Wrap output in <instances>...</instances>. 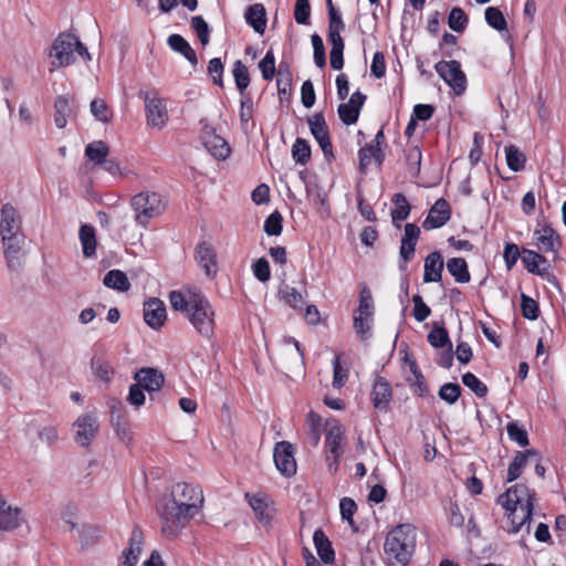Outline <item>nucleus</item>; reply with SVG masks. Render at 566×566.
I'll return each instance as SVG.
<instances>
[{"mask_svg": "<svg viewBox=\"0 0 566 566\" xmlns=\"http://www.w3.org/2000/svg\"><path fill=\"white\" fill-rule=\"evenodd\" d=\"M203 502V493L199 486L185 482L172 485L169 496L163 497L157 506L163 535L176 538L199 513Z\"/></svg>", "mask_w": 566, "mask_h": 566, "instance_id": "f257e3e1", "label": "nucleus"}, {"mask_svg": "<svg viewBox=\"0 0 566 566\" xmlns=\"http://www.w3.org/2000/svg\"><path fill=\"white\" fill-rule=\"evenodd\" d=\"M497 503L505 510L507 518L511 521V532L517 533L530 522L535 503V493L525 484H516L506 490L497 497Z\"/></svg>", "mask_w": 566, "mask_h": 566, "instance_id": "f03ea898", "label": "nucleus"}, {"mask_svg": "<svg viewBox=\"0 0 566 566\" xmlns=\"http://www.w3.org/2000/svg\"><path fill=\"white\" fill-rule=\"evenodd\" d=\"M417 541L416 527L399 524L386 536L384 551L391 566H405L415 553Z\"/></svg>", "mask_w": 566, "mask_h": 566, "instance_id": "7ed1b4c3", "label": "nucleus"}, {"mask_svg": "<svg viewBox=\"0 0 566 566\" xmlns=\"http://www.w3.org/2000/svg\"><path fill=\"white\" fill-rule=\"evenodd\" d=\"M76 54L87 61L91 60V54L86 46L83 45L75 34L70 32L59 34L50 50V57L53 59L50 71L73 64Z\"/></svg>", "mask_w": 566, "mask_h": 566, "instance_id": "20e7f679", "label": "nucleus"}, {"mask_svg": "<svg viewBox=\"0 0 566 566\" xmlns=\"http://www.w3.org/2000/svg\"><path fill=\"white\" fill-rule=\"evenodd\" d=\"M166 207L167 203L164 196L156 191H142L130 199L135 222L144 228L147 227L151 219L163 214Z\"/></svg>", "mask_w": 566, "mask_h": 566, "instance_id": "39448f33", "label": "nucleus"}, {"mask_svg": "<svg viewBox=\"0 0 566 566\" xmlns=\"http://www.w3.org/2000/svg\"><path fill=\"white\" fill-rule=\"evenodd\" d=\"M192 326L205 337H211L214 327V312L209 301L202 296L197 298L188 313Z\"/></svg>", "mask_w": 566, "mask_h": 566, "instance_id": "423d86ee", "label": "nucleus"}, {"mask_svg": "<svg viewBox=\"0 0 566 566\" xmlns=\"http://www.w3.org/2000/svg\"><path fill=\"white\" fill-rule=\"evenodd\" d=\"M434 69L457 95H461L465 91L467 76L458 61H440L434 65Z\"/></svg>", "mask_w": 566, "mask_h": 566, "instance_id": "0eeeda50", "label": "nucleus"}, {"mask_svg": "<svg viewBox=\"0 0 566 566\" xmlns=\"http://www.w3.org/2000/svg\"><path fill=\"white\" fill-rule=\"evenodd\" d=\"M307 124H308L311 134L318 143V145L324 154V157L327 160H331L332 158H334L333 146L331 143V137H329V130H328V126L326 124L323 113H315L312 116H310L307 118Z\"/></svg>", "mask_w": 566, "mask_h": 566, "instance_id": "6e6552de", "label": "nucleus"}, {"mask_svg": "<svg viewBox=\"0 0 566 566\" xmlns=\"http://www.w3.org/2000/svg\"><path fill=\"white\" fill-rule=\"evenodd\" d=\"M147 124L161 129L168 120V111L165 101L157 94L147 93L144 97Z\"/></svg>", "mask_w": 566, "mask_h": 566, "instance_id": "1a4fd4ad", "label": "nucleus"}, {"mask_svg": "<svg viewBox=\"0 0 566 566\" xmlns=\"http://www.w3.org/2000/svg\"><path fill=\"white\" fill-rule=\"evenodd\" d=\"M344 440L343 428L335 423L328 427L325 436V448L327 451V460L333 459L328 464L329 471H336L338 468L339 458L342 455L340 446Z\"/></svg>", "mask_w": 566, "mask_h": 566, "instance_id": "9d476101", "label": "nucleus"}, {"mask_svg": "<svg viewBox=\"0 0 566 566\" xmlns=\"http://www.w3.org/2000/svg\"><path fill=\"white\" fill-rule=\"evenodd\" d=\"M73 427L75 430V441L82 447H87L98 431V421L94 413H85L76 419Z\"/></svg>", "mask_w": 566, "mask_h": 566, "instance_id": "9b49d317", "label": "nucleus"}, {"mask_svg": "<svg viewBox=\"0 0 566 566\" xmlns=\"http://www.w3.org/2000/svg\"><path fill=\"white\" fill-rule=\"evenodd\" d=\"M273 459L276 469L284 475L291 476L296 472V462L293 453V446L287 441H280L275 444Z\"/></svg>", "mask_w": 566, "mask_h": 566, "instance_id": "f8f14e48", "label": "nucleus"}, {"mask_svg": "<svg viewBox=\"0 0 566 566\" xmlns=\"http://www.w3.org/2000/svg\"><path fill=\"white\" fill-rule=\"evenodd\" d=\"M4 245V256L7 265L10 270H18L21 268V252L25 242V237L22 232L12 233V235L1 237Z\"/></svg>", "mask_w": 566, "mask_h": 566, "instance_id": "ddd939ff", "label": "nucleus"}, {"mask_svg": "<svg viewBox=\"0 0 566 566\" xmlns=\"http://www.w3.org/2000/svg\"><path fill=\"white\" fill-rule=\"evenodd\" d=\"M533 240L536 248L544 253H557L562 248L560 237L548 224L536 228L533 233Z\"/></svg>", "mask_w": 566, "mask_h": 566, "instance_id": "4468645a", "label": "nucleus"}, {"mask_svg": "<svg viewBox=\"0 0 566 566\" xmlns=\"http://www.w3.org/2000/svg\"><path fill=\"white\" fill-rule=\"evenodd\" d=\"M373 407L379 411L387 412L392 400L391 385L381 376H377L370 392Z\"/></svg>", "mask_w": 566, "mask_h": 566, "instance_id": "2eb2a0df", "label": "nucleus"}, {"mask_svg": "<svg viewBox=\"0 0 566 566\" xmlns=\"http://www.w3.org/2000/svg\"><path fill=\"white\" fill-rule=\"evenodd\" d=\"M451 217V208L448 201L443 198L438 199L430 208L422 227L424 230H433L444 226Z\"/></svg>", "mask_w": 566, "mask_h": 566, "instance_id": "dca6fc26", "label": "nucleus"}, {"mask_svg": "<svg viewBox=\"0 0 566 566\" xmlns=\"http://www.w3.org/2000/svg\"><path fill=\"white\" fill-rule=\"evenodd\" d=\"M366 101V95L357 91L352 94L347 103L338 106V116L345 125H353L359 117L360 109Z\"/></svg>", "mask_w": 566, "mask_h": 566, "instance_id": "f3484780", "label": "nucleus"}, {"mask_svg": "<svg viewBox=\"0 0 566 566\" xmlns=\"http://www.w3.org/2000/svg\"><path fill=\"white\" fill-rule=\"evenodd\" d=\"M167 318L166 307L159 298H150L144 303V321L153 329L160 328Z\"/></svg>", "mask_w": 566, "mask_h": 566, "instance_id": "a211bd4d", "label": "nucleus"}, {"mask_svg": "<svg viewBox=\"0 0 566 566\" xmlns=\"http://www.w3.org/2000/svg\"><path fill=\"white\" fill-rule=\"evenodd\" d=\"M144 545V534L138 526H135L128 542V547L122 553L120 566H135L138 563Z\"/></svg>", "mask_w": 566, "mask_h": 566, "instance_id": "6ab92c4d", "label": "nucleus"}, {"mask_svg": "<svg viewBox=\"0 0 566 566\" xmlns=\"http://www.w3.org/2000/svg\"><path fill=\"white\" fill-rule=\"evenodd\" d=\"M245 496L248 497L249 504L253 510L259 522L262 523L264 526L271 525V522L274 517L275 509L269 502L268 497L259 494H247Z\"/></svg>", "mask_w": 566, "mask_h": 566, "instance_id": "aec40b11", "label": "nucleus"}, {"mask_svg": "<svg viewBox=\"0 0 566 566\" xmlns=\"http://www.w3.org/2000/svg\"><path fill=\"white\" fill-rule=\"evenodd\" d=\"M537 455L538 451L535 449L517 451L507 469V482H513L518 479L523 472V469L527 464L533 463V460H537Z\"/></svg>", "mask_w": 566, "mask_h": 566, "instance_id": "412c9836", "label": "nucleus"}, {"mask_svg": "<svg viewBox=\"0 0 566 566\" xmlns=\"http://www.w3.org/2000/svg\"><path fill=\"white\" fill-rule=\"evenodd\" d=\"M198 264L205 270L207 276L217 273V254L213 247L208 242H201L196 249Z\"/></svg>", "mask_w": 566, "mask_h": 566, "instance_id": "4be33fe9", "label": "nucleus"}, {"mask_svg": "<svg viewBox=\"0 0 566 566\" xmlns=\"http://www.w3.org/2000/svg\"><path fill=\"white\" fill-rule=\"evenodd\" d=\"M19 232H21L20 216L13 206L7 203L1 209L0 234L6 237Z\"/></svg>", "mask_w": 566, "mask_h": 566, "instance_id": "5701e85b", "label": "nucleus"}, {"mask_svg": "<svg viewBox=\"0 0 566 566\" xmlns=\"http://www.w3.org/2000/svg\"><path fill=\"white\" fill-rule=\"evenodd\" d=\"M134 378L148 392L158 391L165 381L164 375L150 367L139 369Z\"/></svg>", "mask_w": 566, "mask_h": 566, "instance_id": "b1692460", "label": "nucleus"}, {"mask_svg": "<svg viewBox=\"0 0 566 566\" xmlns=\"http://www.w3.org/2000/svg\"><path fill=\"white\" fill-rule=\"evenodd\" d=\"M443 259L439 251H433L424 259L423 282H440L443 271Z\"/></svg>", "mask_w": 566, "mask_h": 566, "instance_id": "393cba45", "label": "nucleus"}, {"mask_svg": "<svg viewBox=\"0 0 566 566\" xmlns=\"http://www.w3.org/2000/svg\"><path fill=\"white\" fill-rule=\"evenodd\" d=\"M245 22L253 28L256 33L263 34L266 27V12L262 3L255 2L250 6L244 13Z\"/></svg>", "mask_w": 566, "mask_h": 566, "instance_id": "a878e982", "label": "nucleus"}, {"mask_svg": "<svg viewBox=\"0 0 566 566\" xmlns=\"http://www.w3.org/2000/svg\"><path fill=\"white\" fill-rule=\"evenodd\" d=\"M54 123L56 127L64 128L67 123V118L74 113L73 101L69 95H60L54 102Z\"/></svg>", "mask_w": 566, "mask_h": 566, "instance_id": "bb28decb", "label": "nucleus"}, {"mask_svg": "<svg viewBox=\"0 0 566 566\" xmlns=\"http://www.w3.org/2000/svg\"><path fill=\"white\" fill-rule=\"evenodd\" d=\"M20 510L12 507L0 496V528L11 531L20 525Z\"/></svg>", "mask_w": 566, "mask_h": 566, "instance_id": "cd10ccee", "label": "nucleus"}, {"mask_svg": "<svg viewBox=\"0 0 566 566\" xmlns=\"http://www.w3.org/2000/svg\"><path fill=\"white\" fill-rule=\"evenodd\" d=\"M522 262L532 274L543 275L548 270V268L541 269V264L546 263V258L531 249L524 248L522 250Z\"/></svg>", "mask_w": 566, "mask_h": 566, "instance_id": "c85d7f7f", "label": "nucleus"}, {"mask_svg": "<svg viewBox=\"0 0 566 566\" xmlns=\"http://www.w3.org/2000/svg\"><path fill=\"white\" fill-rule=\"evenodd\" d=\"M313 542L319 558L326 564L333 563L335 558V552L329 539L321 528L314 532Z\"/></svg>", "mask_w": 566, "mask_h": 566, "instance_id": "c756f323", "label": "nucleus"}, {"mask_svg": "<svg viewBox=\"0 0 566 566\" xmlns=\"http://www.w3.org/2000/svg\"><path fill=\"white\" fill-rule=\"evenodd\" d=\"M167 43L171 50L180 53L193 66L197 65V54L184 36L179 34H171L169 35Z\"/></svg>", "mask_w": 566, "mask_h": 566, "instance_id": "7c9ffc66", "label": "nucleus"}, {"mask_svg": "<svg viewBox=\"0 0 566 566\" xmlns=\"http://www.w3.org/2000/svg\"><path fill=\"white\" fill-rule=\"evenodd\" d=\"M203 144L208 151L217 159H226L230 155L228 143L220 136L209 134L203 137Z\"/></svg>", "mask_w": 566, "mask_h": 566, "instance_id": "2f4dec72", "label": "nucleus"}, {"mask_svg": "<svg viewBox=\"0 0 566 566\" xmlns=\"http://www.w3.org/2000/svg\"><path fill=\"white\" fill-rule=\"evenodd\" d=\"M78 238L82 244L83 255L85 258H93L96 254V235L94 227L83 224L80 228Z\"/></svg>", "mask_w": 566, "mask_h": 566, "instance_id": "473e14b6", "label": "nucleus"}, {"mask_svg": "<svg viewBox=\"0 0 566 566\" xmlns=\"http://www.w3.org/2000/svg\"><path fill=\"white\" fill-rule=\"evenodd\" d=\"M203 295L201 294H184L180 291H172L169 295V301L174 310L176 311H185L187 314L192 308V304L197 298H201Z\"/></svg>", "mask_w": 566, "mask_h": 566, "instance_id": "72a5a7b5", "label": "nucleus"}, {"mask_svg": "<svg viewBox=\"0 0 566 566\" xmlns=\"http://www.w3.org/2000/svg\"><path fill=\"white\" fill-rule=\"evenodd\" d=\"M103 283L105 286L119 292H127L130 287L127 275L120 270L108 271L103 279Z\"/></svg>", "mask_w": 566, "mask_h": 566, "instance_id": "f704fd0d", "label": "nucleus"}, {"mask_svg": "<svg viewBox=\"0 0 566 566\" xmlns=\"http://www.w3.org/2000/svg\"><path fill=\"white\" fill-rule=\"evenodd\" d=\"M447 269L458 283H468L471 279L468 264L462 258H452L448 260Z\"/></svg>", "mask_w": 566, "mask_h": 566, "instance_id": "c9c22d12", "label": "nucleus"}, {"mask_svg": "<svg viewBox=\"0 0 566 566\" xmlns=\"http://www.w3.org/2000/svg\"><path fill=\"white\" fill-rule=\"evenodd\" d=\"M284 352L292 359V365L295 368L303 369L305 365L304 353L301 344L294 337L284 338Z\"/></svg>", "mask_w": 566, "mask_h": 566, "instance_id": "e433bc0d", "label": "nucleus"}, {"mask_svg": "<svg viewBox=\"0 0 566 566\" xmlns=\"http://www.w3.org/2000/svg\"><path fill=\"white\" fill-rule=\"evenodd\" d=\"M392 203L395 206L394 210L391 211L392 222L397 228H400L398 221L406 220L409 217L411 208L407 198L402 193L394 195Z\"/></svg>", "mask_w": 566, "mask_h": 566, "instance_id": "4c0bfd02", "label": "nucleus"}, {"mask_svg": "<svg viewBox=\"0 0 566 566\" xmlns=\"http://www.w3.org/2000/svg\"><path fill=\"white\" fill-rule=\"evenodd\" d=\"M109 153V147L103 140H97L88 144L85 148L86 157L95 165H102Z\"/></svg>", "mask_w": 566, "mask_h": 566, "instance_id": "58836bf2", "label": "nucleus"}, {"mask_svg": "<svg viewBox=\"0 0 566 566\" xmlns=\"http://www.w3.org/2000/svg\"><path fill=\"white\" fill-rule=\"evenodd\" d=\"M505 155L506 164L511 170L521 171L524 169L526 157L515 145L505 147Z\"/></svg>", "mask_w": 566, "mask_h": 566, "instance_id": "ea45409f", "label": "nucleus"}, {"mask_svg": "<svg viewBox=\"0 0 566 566\" xmlns=\"http://www.w3.org/2000/svg\"><path fill=\"white\" fill-rule=\"evenodd\" d=\"M233 77L241 95H244L245 90L250 85V74L248 67L242 61H235L233 64Z\"/></svg>", "mask_w": 566, "mask_h": 566, "instance_id": "a19ab883", "label": "nucleus"}, {"mask_svg": "<svg viewBox=\"0 0 566 566\" xmlns=\"http://www.w3.org/2000/svg\"><path fill=\"white\" fill-rule=\"evenodd\" d=\"M375 306L371 296V292L367 286H363L359 292V304L356 311L357 316H364L365 318L368 316H374Z\"/></svg>", "mask_w": 566, "mask_h": 566, "instance_id": "79ce46f5", "label": "nucleus"}, {"mask_svg": "<svg viewBox=\"0 0 566 566\" xmlns=\"http://www.w3.org/2000/svg\"><path fill=\"white\" fill-rule=\"evenodd\" d=\"M428 343L434 348L451 347L448 331L442 326H434L428 334Z\"/></svg>", "mask_w": 566, "mask_h": 566, "instance_id": "37998d69", "label": "nucleus"}, {"mask_svg": "<svg viewBox=\"0 0 566 566\" xmlns=\"http://www.w3.org/2000/svg\"><path fill=\"white\" fill-rule=\"evenodd\" d=\"M292 157L296 164L306 165L311 159L308 142L303 138H296L292 146Z\"/></svg>", "mask_w": 566, "mask_h": 566, "instance_id": "c03bdc74", "label": "nucleus"}, {"mask_svg": "<svg viewBox=\"0 0 566 566\" xmlns=\"http://www.w3.org/2000/svg\"><path fill=\"white\" fill-rule=\"evenodd\" d=\"M485 20L491 28L499 32L505 31L507 28L503 12L496 7H489L485 10Z\"/></svg>", "mask_w": 566, "mask_h": 566, "instance_id": "a18cd8bd", "label": "nucleus"}, {"mask_svg": "<svg viewBox=\"0 0 566 566\" xmlns=\"http://www.w3.org/2000/svg\"><path fill=\"white\" fill-rule=\"evenodd\" d=\"M422 153L418 146H412L406 150V164L411 176H418L420 172Z\"/></svg>", "mask_w": 566, "mask_h": 566, "instance_id": "49530a36", "label": "nucleus"}, {"mask_svg": "<svg viewBox=\"0 0 566 566\" xmlns=\"http://www.w3.org/2000/svg\"><path fill=\"white\" fill-rule=\"evenodd\" d=\"M462 382L480 398L488 394L486 385L470 371L462 375Z\"/></svg>", "mask_w": 566, "mask_h": 566, "instance_id": "de8ad7c7", "label": "nucleus"}, {"mask_svg": "<svg viewBox=\"0 0 566 566\" xmlns=\"http://www.w3.org/2000/svg\"><path fill=\"white\" fill-rule=\"evenodd\" d=\"M92 369L95 374V376L101 379L102 381L108 382L114 374L113 368L109 366L108 363L103 360L99 357H93L92 361Z\"/></svg>", "mask_w": 566, "mask_h": 566, "instance_id": "09e8293b", "label": "nucleus"}, {"mask_svg": "<svg viewBox=\"0 0 566 566\" xmlns=\"http://www.w3.org/2000/svg\"><path fill=\"white\" fill-rule=\"evenodd\" d=\"M281 292L283 293V298L287 305L294 310H303L305 298L295 287L286 285Z\"/></svg>", "mask_w": 566, "mask_h": 566, "instance_id": "8fccbe9b", "label": "nucleus"}, {"mask_svg": "<svg viewBox=\"0 0 566 566\" xmlns=\"http://www.w3.org/2000/svg\"><path fill=\"white\" fill-rule=\"evenodd\" d=\"M449 28L455 32H462L467 28L468 17L460 8H453L448 18Z\"/></svg>", "mask_w": 566, "mask_h": 566, "instance_id": "3c124183", "label": "nucleus"}, {"mask_svg": "<svg viewBox=\"0 0 566 566\" xmlns=\"http://www.w3.org/2000/svg\"><path fill=\"white\" fill-rule=\"evenodd\" d=\"M461 395V387L455 382H447L440 387L439 397L449 405L458 401Z\"/></svg>", "mask_w": 566, "mask_h": 566, "instance_id": "603ef678", "label": "nucleus"}, {"mask_svg": "<svg viewBox=\"0 0 566 566\" xmlns=\"http://www.w3.org/2000/svg\"><path fill=\"white\" fill-rule=\"evenodd\" d=\"M283 217L279 211L272 212L264 222V232L268 235H280L283 229Z\"/></svg>", "mask_w": 566, "mask_h": 566, "instance_id": "864d4df0", "label": "nucleus"}, {"mask_svg": "<svg viewBox=\"0 0 566 566\" xmlns=\"http://www.w3.org/2000/svg\"><path fill=\"white\" fill-rule=\"evenodd\" d=\"M91 112L93 116L103 123H107L111 120L112 112L109 111L106 103L101 98H94L91 102Z\"/></svg>", "mask_w": 566, "mask_h": 566, "instance_id": "5fc2aeb1", "label": "nucleus"}, {"mask_svg": "<svg viewBox=\"0 0 566 566\" xmlns=\"http://www.w3.org/2000/svg\"><path fill=\"white\" fill-rule=\"evenodd\" d=\"M507 436L512 441H515L521 447L528 444V436L525 429L520 427L516 422H509L506 426Z\"/></svg>", "mask_w": 566, "mask_h": 566, "instance_id": "6e6d98bb", "label": "nucleus"}, {"mask_svg": "<svg viewBox=\"0 0 566 566\" xmlns=\"http://www.w3.org/2000/svg\"><path fill=\"white\" fill-rule=\"evenodd\" d=\"M521 311L527 319L534 321L538 317L539 310L536 301L525 294L521 297Z\"/></svg>", "mask_w": 566, "mask_h": 566, "instance_id": "4d7b16f0", "label": "nucleus"}, {"mask_svg": "<svg viewBox=\"0 0 566 566\" xmlns=\"http://www.w3.org/2000/svg\"><path fill=\"white\" fill-rule=\"evenodd\" d=\"M191 27L196 31L200 42L207 45L210 40V30L207 22L201 15H196L191 19Z\"/></svg>", "mask_w": 566, "mask_h": 566, "instance_id": "13d9d810", "label": "nucleus"}, {"mask_svg": "<svg viewBox=\"0 0 566 566\" xmlns=\"http://www.w3.org/2000/svg\"><path fill=\"white\" fill-rule=\"evenodd\" d=\"M373 324V317H364L361 316H354V329L357 333V335L360 337V339L365 340L369 338L370 336V329Z\"/></svg>", "mask_w": 566, "mask_h": 566, "instance_id": "bf43d9fd", "label": "nucleus"}, {"mask_svg": "<svg viewBox=\"0 0 566 566\" xmlns=\"http://www.w3.org/2000/svg\"><path fill=\"white\" fill-rule=\"evenodd\" d=\"M333 386L339 389L348 378V369L342 366L339 356H336L333 360Z\"/></svg>", "mask_w": 566, "mask_h": 566, "instance_id": "052dcab7", "label": "nucleus"}, {"mask_svg": "<svg viewBox=\"0 0 566 566\" xmlns=\"http://www.w3.org/2000/svg\"><path fill=\"white\" fill-rule=\"evenodd\" d=\"M311 40L314 49V62L318 67L323 69L326 65V55L323 40L318 34H313Z\"/></svg>", "mask_w": 566, "mask_h": 566, "instance_id": "680f3d73", "label": "nucleus"}, {"mask_svg": "<svg viewBox=\"0 0 566 566\" xmlns=\"http://www.w3.org/2000/svg\"><path fill=\"white\" fill-rule=\"evenodd\" d=\"M259 69L264 80L270 81L275 72V59L271 51L266 52L265 56L260 61Z\"/></svg>", "mask_w": 566, "mask_h": 566, "instance_id": "e2e57ef3", "label": "nucleus"}, {"mask_svg": "<svg viewBox=\"0 0 566 566\" xmlns=\"http://www.w3.org/2000/svg\"><path fill=\"white\" fill-rule=\"evenodd\" d=\"M223 64L219 57H213L209 61L208 64V74L211 76L213 84L218 86H223Z\"/></svg>", "mask_w": 566, "mask_h": 566, "instance_id": "0e129e2a", "label": "nucleus"}, {"mask_svg": "<svg viewBox=\"0 0 566 566\" xmlns=\"http://www.w3.org/2000/svg\"><path fill=\"white\" fill-rule=\"evenodd\" d=\"M522 258V251H520L517 244L506 243L504 247L503 259L507 270H512L516 264L518 258Z\"/></svg>", "mask_w": 566, "mask_h": 566, "instance_id": "69168bd1", "label": "nucleus"}, {"mask_svg": "<svg viewBox=\"0 0 566 566\" xmlns=\"http://www.w3.org/2000/svg\"><path fill=\"white\" fill-rule=\"evenodd\" d=\"M413 302V316L418 322H423L431 314L430 307L423 302L422 297L419 294L412 296Z\"/></svg>", "mask_w": 566, "mask_h": 566, "instance_id": "338daca9", "label": "nucleus"}, {"mask_svg": "<svg viewBox=\"0 0 566 566\" xmlns=\"http://www.w3.org/2000/svg\"><path fill=\"white\" fill-rule=\"evenodd\" d=\"M253 274L260 282H268L271 276L270 272V265L269 262L261 258L258 261L254 262L253 266Z\"/></svg>", "mask_w": 566, "mask_h": 566, "instance_id": "774afa93", "label": "nucleus"}]
</instances>
